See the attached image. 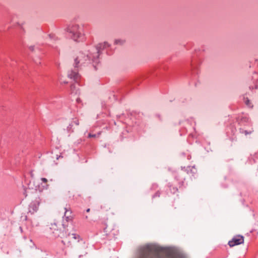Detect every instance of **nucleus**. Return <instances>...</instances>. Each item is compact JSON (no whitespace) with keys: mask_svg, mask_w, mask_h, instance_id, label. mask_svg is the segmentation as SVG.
Instances as JSON below:
<instances>
[{"mask_svg":"<svg viewBox=\"0 0 258 258\" xmlns=\"http://www.w3.org/2000/svg\"><path fill=\"white\" fill-rule=\"evenodd\" d=\"M243 242L244 237L241 235H236L229 241L228 245L231 247L243 243Z\"/></svg>","mask_w":258,"mask_h":258,"instance_id":"8","label":"nucleus"},{"mask_svg":"<svg viewBox=\"0 0 258 258\" xmlns=\"http://www.w3.org/2000/svg\"><path fill=\"white\" fill-rule=\"evenodd\" d=\"M244 120V121H247L248 120V118L246 117H243L241 118V120Z\"/></svg>","mask_w":258,"mask_h":258,"instance_id":"20","label":"nucleus"},{"mask_svg":"<svg viewBox=\"0 0 258 258\" xmlns=\"http://www.w3.org/2000/svg\"><path fill=\"white\" fill-rule=\"evenodd\" d=\"M29 49L31 51H33L34 50V46H30L29 47Z\"/></svg>","mask_w":258,"mask_h":258,"instance_id":"19","label":"nucleus"},{"mask_svg":"<svg viewBox=\"0 0 258 258\" xmlns=\"http://www.w3.org/2000/svg\"><path fill=\"white\" fill-rule=\"evenodd\" d=\"M72 238L74 239V240H76L77 242L80 243V244H83V248L84 249H86L87 247V246L86 245L85 241L81 238L80 236L77 234L76 233H72L71 234ZM71 235L69 234L68 237H67L66 239L64 240H62L61 242L64 245H68L69 243H70L69 239H70Z\"/></svg>","mask_w":258,"mask_h":258,"instance_id":"6","label":"nucleus"},{"mask_svg":"<svg viewBox=\"0 0 258 258\" xmlns=\"http://www.w3.org/2000/svg\"><path fill=\"white\" fill-rule=\"evenodd\" d=\"M153 186H155V187H158V185L157 184H154L153 185Z\"/></svg>","mask_w":258,"mask_h":258,"instance_id":"23","label":"nucleus"},{"mask_svg":"<svg viewBox=\"0 0 258 258\" xmlns=\"http://www.w3.org/2000/svg\"><path fill=\"white\" fill-rule=\"evenodd\" d=\"M68 31L71 34V38L75 41H80L84 39L83 26L78 24H72L68 28Z\"/></svg>","mask_w":258,"mask_h":258,"instance_id":"3","label":"nucleus"},{"mask_svg":"<svg viewBox=\"0 0 258 258\" xmlns=\"http://www.w3.org/2000/svg\"><path fill=\"white\" fill-rule=\"evenodd\" d=\"M77 101L78 102V101H80V99H77Z\"/></svg>","mask_w":258,"mask_h":258,"instance_id":"28","label":"nucleus"},{"mask_svg":"<svg viewBox=\"0 0 258 258\" xmlns=\"http://www.w3.org/2000/svg\"><path fill=\"white\" fill-rule=\"evenodd\" d=\"M249 89H251V87H249ZM252 89H253V88H252Z\"/></svg>","mask_w":258,"mask_h":258,"instance_id":"29","label":"nucleus"},{"mask_svg":"<svg viewBox=\"0 0 258 258\" xmlns=\"http://www.w3.org/2000/svg\"><path fill=\"white\" fill-rule=\"evenodd\" d=\"M186 174H188L191 178H196L198 176V171L195 166L181 167L180 170L174 172V178L177 182L179 189L185 187V180Z\"/></svg>","mask_w":258,"mask_h":258,"instance_id":"2","label":"nucleus"},{"mask_svg":"<svg viewBox=\"0 0 258 258\" xmlns=\"http://www.w3.org/2000/svg\"><path fill=\"white\" fill-rule=\"evenodd\" d=\"M160 191L159 190H158L156 192V193L154 195H153L152 198L154 199L156 197H159L160 196Z\"/></svg>","mask_w":258,"mask_h":258,"instance_id":"13","label":"nucleus"},{"mask_svg":"<svg viewBox=\"0 0 258 258\" xmlns=\"http://www.w3.org/2000/svg\"><path fill=\"white\" fill-rule=\"evenodd\" d=\"M109 45L107 43L104 42L103 44H98L95 48H92L91 52L89 53L85 54L82 52H79L75 58L74 68L75 70H71L69 72L68 76L70 79H73L76 82H77L80 78L78 73V68L84 64L90 62L91 60L93 63V66L95 70H97L96 64L99 62V56L101 50L106 47H108Z\"/></svg>","mask_w":258,"mask_h":258,"instance_id":"1","label":"nucleus"},{"mask_svg":"<svg viewBox=\"0 0 258 258\" xmlns=\"http://www.w3.org/2000/svg\"><path fill=\"white\" fill-rule=\"evenodd\" d=\"M244 102L245 104L249 107L252 108V105L251 104V103L250 102V100L247 98H244Z\"/></svg>","mask_w":258,"mask_h":258,"instance_id":"12","label":"nucleus"},{"mask_svg":"<svg viewBox=\"0 0 258 258\" xmlns=\"http://www.w3.org/2000/svg\"><path fill=\"white\" fill-rule=\"evenodd\" d=\"M96 137V134H92L91 133H89L88 135V138H95Z\"/></svg>","mask_w":258,"mask_h":258,"instance_id":"17","label":"nucleus"},{"mask_svg":"<svg viewBox=\"0 0 258 258\" xmlns=\"http://www.w3.org/2000/svg\"><path fill=\"white\" fill-rule=\"evenodd\" d=\"M182 156H183V157H185V154H184V153H183V154H182Z\"/></svg>","mask_w":258,"mask_h":258,"instance_id":"26","label":"nucleus"},{"mask_svg":"<svg viewBox=\"0 0 258 258\" xmlns=\"http://www.w3.org/2000/svg\"><path fill=\"white\" fill-rule=\"evenodd\" d=\"M80 124L79 119L77 118H74L72 119L71 121L68 125V126L67 127L66 131L68 133V136H70V135L74 132L75 131V127L74 125H79Z\"/></svg>","mask_w":258,"mask_h":258,"instance_id":"9","label":"nucleus"},{"mask_svg":"<svg viewBox=\"0 0 258 258\" xmlns=\"http://www.w3.org/2000/svg\"><path fill=\"white\" fill-rule=\"evenodd\" d=\"M60 224L59 222H54L51 224L50 229L52 231V233L54 237L56 238L58 237H61L62 236V232L58 227V226H60Z\"/></svg>","mask_w":258,"mask_h":258,"instance_id":"7","label":"nucleus"},{"mask_svg":"<svg viewBox=\"0 0 258 258\" xmlns=\"http://www.w3.org/2000/svg\"><path fill=\"white\" fill-rule=\"evenodd\" d=\"M77 101L78 102V101H80V99H77Z\"/></svg>","mask_w":258,"mask_h":258,"instance_id":"27","label":"nucleus"},{"mask_svg":"<svg viewBox=\"0 0 258 258\" xmlns=\"http://www.w3.org/2000/svg\"><path fill=\"white\" fill-rule=\"evenodd\" d=\"M75 88V85H72L71 86V89L72 90V92H73V89Z\"/></svg>","mask_w":258,"mask_h":258,"instance_id":"21","label":"nucleus"},{"mask_svg":"<svg viewBox=\"0 0 258 258\" xmlns=\"http://www.w3.org/2000/svg\"><path fill=\"white\" fill-rule=\"evenodd\" d=\"M64 215L63 217L62 226L66 229L69 226V223L72 224L73 221V217L72 215V210L70 208H65Z\"/></svg>","mask_w":258,"mask_h":258,"instance_id":"5","label":"nucleus"},{"mask_svg":"<svg viewBox=\"0 0 258 258\" xmlns=\"http://www.w3.org/2000/svg\"><path fill=\"white\" fill-rule=\"evenodd\" d=\"M89 211H90V209H87V210H86L87 212H89Z\"/></svg>","mask_w":258,"mask_h":258,"instance_id":"25","label":"nucleus"},{"mask_svg":"<svg viewBox=\"0 0 258 258\" xmlns=\"http://www.w3.org/2000/svg\"><path fill=\"white\" fill-rule=\"evenodd\" d=\"M176 185L178 186L177 182L176 181L175 179L174 183L169 182L168 183L167 187H168L169 190L171 194H175L178 191V188L176 186Z\"/></svg>","mask_w":258,"mask_h":258,"instance_id":"10","label":"nucleus"},{"mask_svg":"<svg viewBox=\"0 0 258 258\" xmlns=\"http://www.w3.org/2000/svg\"><path fill=\"white\" fill-rule=\"evenodd\" d=\"M41 180L43 182H44V183H46V182H47V179L46 178H44V177L41 178Z\"/></svg>","mask_w":258,"mask_h":258,"instance_id":"18","label":"nucleus"},{"mask_svg":"<svg viewBox=\"0 0 258 258\" xmlns=\"http://www.w3.org/2000/svg\"><path fill=\"white\" fill-rule=\"evenodd\" d=\"M114 43L115 44H122L124 43V41L121 39H116L115 40Z\"/></svg>","mask_w":258,"mask_h":258,"instance_id":"14","label":"nucleus"},{"mask_svg":"<svg viewBox=\"0 0 258 258\" xmlns=\"http://www.w3.org/2000/svg\"><path fill=\"white\" fill-rule=\"evenodd\" d=\"M191 156H190V155H188L187 156V159L188 160H190V159H191Z\"/></svg>","mask_w":258,"mask_h":258,"instance_id":"22","label":"nucleus"},{"mask_svg":"<svg viewBox=\"0 0 258 258\" xmlns=\"http://www.w3.org/2000/svg\"><path fill=\"white\" fill-rule=\"evenodd\" d=\"M257 88H258V85H256L255 86V89H257Z\"/></svg>","mask_w":258,"mask_h":258,"instance_id":"24","label":"nucleus"},{"mask_svg":"<svg viewBox=\"0 0 258 258\" xmlns=\"http://www.w3.org/2000/svg\"><path fill=\"white\" fill-rule=\"evenodd\" d=\"M32 197L34 200H32L28 208V214H34L38 210L39 206L41 201L39 192L36 191L32 195Z\"/></svg>","mask_w":258,"mask_h":258,"instance_id":"4","label":"nucleus"},{"mask_svg":"<svg viewBox=\"0 0 258 258\" xmlns=\"http://www.w3.org/2000/svg\"><path fill=\"white\" fill-rule=\"evenodd\" d=\"M85 249V251L83 252V254H80L79 255V258H82V257L84 255H85L86 254H87V251L86 250V249Z\"/></svg>","mask_w":258,"mask_h":258,"instance_id":"16","label":"nucleus"},{"mask_svg":"<svg viewBox=\"0 0 258 258\" xmlns=\"http://www.w3.org/2000/svg\"><path fill=\"white\" fill-rule=\"evenodd\" d=\"M49 37L50 38V40H57V38L55 37V36H54V35L53 34H50L49 35Z\"/></svg>","mask_w":258,"mask_h":258,"instance_id":"15","label":"nucleus"},{"mask_svg":"<svg viewBox=\"0 0 258 258\" xmlns=\"http://www.w3.org/2000/svg\"><path fill=\"white\" fill-rule=\"evenodd\" d=\"M240 133L241 134H244L245 135H250L253 132V130L251 129V130L247 131V130H244L242 128L239 129Z\"/></svg>","mask_w":258,"mask_h":258,"instance_id":"11","label":"nucleus"}]
</instances>
